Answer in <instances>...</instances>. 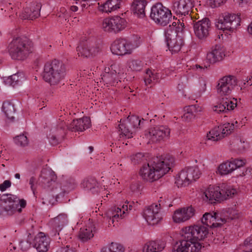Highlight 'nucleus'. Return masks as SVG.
<instances>
[{"label": "nucleus", "instance_id": "nucleus-1", "mask_svg": "<svg viewBox=\"0 0 252 252\" xmlns=\"http://www.w3.org/2000/svg\"><path fill=\"white\" fill-rule=\"evenodd\" d=\"M180 234L183 240L176 242L172 252H199L202 248L201 241L208 235V229L200 225H190L183 227Z\"/></svg>", "mask_w": 252, "mask_h": 252}, {"label": "nucleus", "instance_id": "nucleus-2", "mask_svg": "<svg viewBox=\"0 0 252 252\" xmlns=\"http://www.w3.org/2000/svg\"><path fill=\"white\" fill-rule=\"evenodd\" d=\"M174 162V158L170 156L166 157L162 159L154 158L142 166L139 175L144 180L154 182L167 174Z\"/></svg>", "mask_w": 252, "mask_h": 252}, {"label": "nucleus", "instance_id": "nucleus-3", "mask_svg": "<svg viewBox=\"0 0 252 252\" xmlns=\"http://www.w3.org/2000/svg\"><path fill=\"white\" fill-rule=\"evenodd\" d=\"M234 188L221 185L210 186L208 188L201 189L200 197L205 202L210 204L220 203L231 197L236 193Z\"/></svg>", "mask_w": 252, "mask_h": 252}, {"label": "nucleus", "instance_id": "nucleus-4", "mask_svg": "<svg viewBox=\"0 0 252 252\" xmlns=\"http://www.w3.org/2000/svg\"><path fill=\"white\" fill-rule=\"evenodd\" d=\"M184 23L175 19L165 31L168 49L172 53L178 52L184 44Z\"/></svg>", "mask_w": 252, "mask_h": 252}, {"label": "nucleus", "instance_id": "nucleus-5", "mask_svg": "<svg viewBox=\"0 0 252 252\" xmlns=\"http://www.w3.org/2000/svg\"><path fill=\"white\" fill-rule=\"evenodd\" d=\"M241 23V13L225 12L219 15L215 25L217 29L230 33L235 32L240 28Z\"/></svg>", "mask_w": 252, "mask_h": 252}, {"label": "nucleus", "instance_id": "nucleus-6", "mask_svg": "<svg viewBox=\"0 0 252 252\" xmlns=\"http://www.w3.org/2000/svg\"><path fill=\"white\" fill-rule=\"evenodd\" d=\"M42 75L46 82L51 85H57L61 83L64 77V66L58 60L48 62L44 65Z\"/></svg>", "mask_w": 252, "mask_h": 252}, {"label": "nucleus", "instance_id": "nucleus-7", "mask_svg": "<svg viewBox=\"0 0 252 252\" xmlns=\"http://www.w3.org/2000/svg\"><path fill=\"white\" fill-rule=\"evenodd\" d=\"M26 202L13 195H3L0 198V216L12 215L21 212L25 207Z\"/></svg>", "mask_w": 252, "mask_h": 252}, {"label": "nucleus", "instance_id": "nucleus-8", "mask_svg": "<svg viewBox=\"0 0 252 252\" xmlns=\"http://www.w3.org/2000/svg\"><path fill=\"white\" fill-rule=\"evenodd\" d=\"M8 50L13 59L24 60L32 52L31 42L26 38H16L9 44Z\"/></svg>", "mask_w": 252, "mask_h": 252}, {"label": "nucleus", "instance_id": "nucleus-9", "mask_svg": "<svg viewBox=\"0 0 252 252\" xmlns=\"http://www.w3.org/2000/svg\"><path fill=\"white\" fill-rule=\"evenodd\" d=\"M140 44L141 41L137 37L129 40L120 38L112 43L110 49L113 54L123 56L131 54Z\"/></svg>", "mask_w": 252, "mask_h": 252}, {"label": "nucleus", "instance_id": "nucleus-10", "mask_svg": "<svg viewBox=\"0 0 252 252\" xmlns=\"http://www.w3.org/2000/svg\"><path fill=\"white\" fill-rule=\"evenodd\" d=\"M55 179L54 172L50 168H43L38 179V184L44 188L52 187L51 191L53 195H55L56 198H59L66 191L62 189L61 185L53 181Z\"/></svg>", "mask_w": 252, "mask_h": 252}, {"label": "nucleus", "instance_id": "nucleus-11", "mask_svg": "<svg viewBox=\"0 0 252 252\" xmlns=\"http://www.w3.org/2000/svg\"><path fill=\"white\" fill-rule=\"evenodd\" d=\"M201 172L197 166L186 168L175 176V184L178 188L186 187L198 179Z\"/></svg>", "mask_w": 252, "mask_h": 252}, {"label": "nucleus", "instance_id": "nucleus-12", "mask_svg": "<svg viewBox=\"0 0 252 252\" xmlns=\"http://www.w3.org/2000/svg\"><path fill=\"white\" fill-rule=\"evenodd\" d=\"M150 17L157 25L165 26L171 21L172 13L161 3H158L152 7Z\"/></svg>", "mask_w": 252, "mask_h": 252}, {"label": "nucleus", "instance_id": "nucleus-13", "mask_svg": "<svg viewBox=\"0 0 252 252\" xmlns=\"http://www.w3.org/2000/svg\"><path fill=\"white\" fill-rule=\"evenodd\" d=\"M246 163L245 158H232L220 164L216 169L217 174L224 176L231 174L237 169L244 166Z\"/></svg>", "mask_w": 252, "mask_h": 252}, {"label": "nucleus", "instance_id": "nucleus-14", "mask_svg": "<svg viewBox=\"0 0 252 252\" xmlns=\"http://www.w3.org/2000/svg\"><path fill=\"white\" fill-rule=\"evenodd\" d=\"M141 123V120L135 116L129 117L126 120L123 122L121 120L119 125V130L121 131L120 134L127 138L132 137L133 132L138 129Z\"/></svg>", "mask_w": 252, "mask_h": 252}, {"label": "nucleus", "instance_id": "nucleus-15", "mask_svg": "<svg viewBox=\"0 0 252 252\" xmlns=\"http://www.w3.org/2000/svg\"><path fill=\"white\" fill-rule=\"evenodd\" d=\"M101 28L105 32H118L126 27V20L119 16L106 18L102 20Z\"/></svg>", "mask_w": 252, "mask_h": 252}, {"label": "nucleus", "instance_id": "nucleus-16", "mask_svg": "<svg viewBox=\"0 0 252 252\" xmlns=\"http://www.w3.org/2000/svg\"><path fill=\"white\" fill-rule=\"evenodd\" d=\"M123 74V69L120 65L114 64L105 68L104 72L101 75L100 82L114 85L116 83H118V81H120Z\"/></svg>", "mask_w": 252, "mask_h": 252}, {"label": "nucleus", "instance_id": "nucleus-17", "mask_svg": "<svg viewBox=\"0 0 252 252\" xmlns=\"http://www.w3.org/2000/svg\"><path fill=\"white\" fill-rule=\"evenodd\" d=\"M202 224L200 225L206 227L208 230L209 228H214L220 226L227 222V219L224 218L220 213L217 212L205 213L202 216L201 220ZM196 225H200L197 224Z\"/></svg>", "mask_w": 252, "mask_h": 252}, {"label": "nucleus", "instance_id": "nucleus-18", "mask_svg": "<svg viewBox=\"0 0 252 252\" xmlns=\"http://www.w3.org/2000/svg\"><path fill=\"white\" fill-rule=\"evenodd\" d=\"M195 210L192 206H186L175 210L172 215V221L176 224H182L192 218Z\"/></svg>", "mask_w": 252, "mask_h": 252}, {"label": "nucleus", "instance_id": "nucleus-19", "mask_svg": "<svg viewBox=\"0 0 252 252\" xmlns=\"http://www.w3.org/2000/svg\"><path fill=\"white\" fill-rule=\"evenodd\" d=\"M237 83L236 78L232 75L226 76L221 78L217 87L218 94L221 96L230 94Z\"/></svg>", "mask_w": 252, "mask_h": 252}, {"label": "nucleus", "instance_id": "nucleus-20", "mask_svg": "<svg viewBox=\"0 0 252 252\" xmlns=\"http://www.w3.org/2000/svg\"><path fill=\"white\" fill-rule=\"evenodd\" d=\"M211 28V23L208 18L195 22L193 26L194 35L199 40H205L209 35Z\"/></svg>", "mask_w": 252, "mask_h": 252}, {"label": "nucleus", "instance_id": "nucleus-21", "mask_svg": "<svg viewBox=\"0 0 252 252\" xmlns=\"http://www.w3.org/2000/svg\"><path fill=\"white\" fill-rule=\"evenodd\" d=\"M143 216L147 222L151 225L159 223L162 219V214L157 205H151L144 211Z\"/></svg>", "mask_w": 252, "mask_h": 252}, {"label": "nucleus", "instance_id": "nucleus-22", "mask_svg": "<svg viewBox=\"0 0 252 252\" xmlns=\"http://www.w3.org/2000/svg\"><path fill=\"white\" fill-rule=\"evenodd\" d=\"M225 56V50L223 47L216 45L207 54L206 61L211 64H214L222 60Z\"/></svg>", "mask_w": 252, "mask_h": 252}, {"label": "nucleus", "instance_id": "nucleus-23", "mask_svg": "<svg viewBox=\"0 0 252 252\" xmlns=\"http://www.w3.org/2000/svg\"><path fill=\"white\" fill-rule=\"evenodd\" d=\"M170 133V131L168 127L160 126L150 129L147 137L152 142H156L168 137Z\"/></svg>", "mask_w": 252, "mask_h": 252}, {"label": "nucleus", "instance_id": "nucleus-24", "mask_svg": "<svg viewBox=\"0 0 252 252\" xmlns=\"http://www.w3.org/2000/svg\"><path fill=\"white\" fill-rule=\"evenodd\" d=\"M77 51L79 56L90 58L94 57L98 54L99 48L95 43L87 41L82 46L78 47Z\"/></svg>", "mask_w": 252, "mask_h": 252}, {"label": "nucleus", "instance_id": "nucleus-25", "mask_svg": "<svg viewBox=\"0 0 252 252\" xmlns=\"http://www.w3.org/2000/svg\"><path fill=\"white\" fill-rule=\"evenodd\" d=\"M18 104V101L9 100L2 103L1 111L7 121L11 122L14 120Z\"/></svg>", "mask_w": 252, "mask_h": 252}, {"label": "nucleus", "instance_id": "nucleus-26", "mask_svg": "<svg viewBox=\"0 0 252 252\" xmlns=\"http://www.w3.org/2000/svg\"><path fill=\"white\" fill-rule=\"evenodd\" d=\"M40 9L39 3H33L24 8L19 16L23 19L33 20L39 16Z\"/></svg>", "mask_w": 252, "mask_h": 252}, {"label": "nucleus", "instance_id": "nucleus-27", "mask_svg": "<svg viewBox=\"0 0 252 252\" xmlns=\"http://www.w3.org/2000/svg\"><path fill=\"white\" fill-rule=\"evenodd\" d=\"M192 6L191 0H176L173 2L172 10L178 14L186 15Z\"/></svg>", "mask_w": 252, "mask_h": 252}, {"label": "nucleus", "instance_id": "nucleus-28", "mask_svg": "<svg viewBox=\"0 0 252 252\" xmlns=\"http://www.w3.org/2000/svg\"><path fill=\"white\" fill-rule=\"evenodd\" d=\"M249 143L246 139L241 135H237L231 140L229 148L234 152L241 153L248 148Z\"/></svg>", "mask_w": 252, "mask_h": 252}, {"label": "nucleus", "instance_id": "nucleus-29", "mask_svg": "<svg viewBox=\"0 0 252 252\" xmlns=\"http://www.w3.org/2000/svg\"><path fill=\"white\" fill-rule=\"evenodd\" d=\"M95 227L93 222L89 220L84 222L83 226L80 228L79 238L83 241L92 238L94 235Z\"/></svg>", "mask_w": 252, "mask_h": 252}, {"label": "nucleus", "instance_id": "nucleus-30", "mask_svg": "<svg viewBox=\"0 0 252 252\" xmlns=\"http://www.w3.org/2000/svg\"><path fill=\"white\" fill-rule=\"evenodd\" d=\"M122 4V0H107L103 3H98V8L102 12L110 13L120 9Z\"/></svg>", "mask_w": 252, "mask_h": 252}, {"label": "nucleus", "instance_id": "nucleus-31", "mask_svg": "<svg viewBox=\"0 0 252 252\" xmlns=\"http://www.w3.org/2000/svg\"><path fill=\"white\" fill-rule=\"evenodd\" d=\"M50 239L43 232L39 233L34 239V247L37 252H47L48 250Z\"/></svg>", "mask_w": 252, "mask_h": 252}, {"label": "nucleus", "instance_id": "nucleus-32", "mask_svg": "<svg viewBox=\"0 0 252 252\" xmlns=\"http://www.w3.org/2000/svg\"><path fill=\"white\" fill-rule=\"evenodd\" d=\"M3 80L5 84L17 87L23 84L26 80V77L23 72H18L11 76L3 77Z\"/></svg>", "mask_w": 252, "mask_h": 252}, {"label": "nucleus", "instance_id": "nucleus-33", "mask_svg": "<svg viewBox=\"0 0 252 252\" xmlns=\"http://www.w3.org/2000/svg\"><path fill=\"white\" fill-rule=\"evenodd\" d=\"M107 185H104L103 187L99 189L95 179L94 178H86L84 179L81 183V187L84 189L90 191L93 193H97L98 191H103L106 190Z\"/></svg>", "mask_w": 252, "mask_h": 252}, {"label": "nucleus", "instance_id": "nucleus-34", "mask_svg": "<svg viewBox=\"0 0 252 252\" xmlns=\"http://www.w3.org/2000/svg\"><path fill=\"white\" fill-rule=\"evenodd\" d=\"M165 242L162 240L150 241L144 244L143 252H160L165 247Z\"/></svg>", "mask_w": 252, "mask_h": 252}, {"label": "nucleus", "instance_id": "nucleus-35", "mask_svg": "<svg viewBox=\"0 0 252 252\" xmlns=\"http://www.w3.org/2000/svg\"><path fill=\"white\" fill-rule=\"evenodd\" d=\"M91 126V121L87 117L73 120L68 128L72 131H82Z\"/></svg>", "mask_w": 252, "mask_h": 252}, {"label": "nucleus", "instance_id": "nucleus-36", "mask_svg": "<svg viewBox=\"0 0 252 252\" xmlns=\"http://www.w3.org/2000/svg\"><path fill=\"white\" fill-rule=\"evenodd\" d=\"M147 2L145 0H133L131 4V10L133 14L140 18L145 16V7Z\"/></svg>", "mask_w": 252, "mask_h": 252}, {"label": "nucleus", "instance_id": "nucleus-37", "mask_svg": "<svg viewBox=\"0 0 252 252\" xmlns=\"http://www.w3.org/2000/svg\"><path fill=\"white\" fill-rule=\"evenodd\" d=\"M67 223L66 215L64 214H62L52 219L49 222V225L51 228L57 233L60 231L63 227Z\"/></svg>", "mask_w": 252, "mask_h": 252}, {"label": "nucleus", "instance_id": "nucleus-38", "mask_svg": "<svg viewBox=\"0 0 252 252\" xmlns=\"http://www.w3.org/2000/svg\"><path fill=\"white\" fill-rule=\"evenodd\" d=\"M169 69H165L162 74H157L155 71L148 70L145 76V82L147 84H151L153 81L158 80L159 78L164 79L169 75Z\"/></svg>", "mask_w": 252, "mask_h": 252}, {"label": "nucleus", "instance_id": "nucleus-39", "mask_svg": "<svg viewBox=\"0 0 252 252\" xmlns=\"http://www.w3.org/2000/svg\"><path fill=\"white\" fill-rule=\"evenodd\" d=\"M105 215L106 217L111 220L112 223H113L115 220L118 221L120 219L125 218V215L120 207H113L108 211Z\"/></svg>", "mask_w": 252, "mask_h": 252}, {"label": "nucleus", "instance_id": "nucleus-40", "mask_svg": "<svg viewBox=\"0 0 252 252\" xmlns=\"http://www.w3.org/2000/svg\"><path fill=\"white\" fill-rule=\"evenodd\" d=\"M238 124L237 121L233 123H225L217 126L219 128L222 138L230 134L234 129L235 126Z\"/></svg>", "mask_w": 252, "mask_h": 252}, {"label": "nucleus", "instance_id": "nucleus-41", "mask_svg": "<svg viewBox=\"0 0 252 252\" xmlns=\"http://www.w3.org/2000/svg\"><path fill=\"white\" fill-rule=\"evenodd\" d=\"M126 67L132 71H140L143 67V63L137 59H129L126 63Z\"/></svg>", "mask_w": 252, "mask_h": 252}, {"label": "nucleus", "instance_id": "nucleus-42", "mask_svg": "<svg viewBox=\"0 0 252 252\" xmlns=\"http://www.w3.org/2000/svg\"><path fill=\"white\" fill-rule=\"evenodd\" d=\"M248 172L252 174V167L248 168L245 171L240 170L238 174L232 177L233 181L236 179L235 182L238 183H243L246 182L249 177Z\"/></svg>", "mask_w": 252, "mask_h": 252}, {"label": "nucleus", "instance_id": "nucleus-43", "mask_svg": "<svg viewBox=\"0 0 252 252\" xmlns=\"http://www.w3.org/2000/svg\"><path fill=\"white\" fill-rule=\"evenodd\" d=\"M222 138L219 128L217 126L214 127L209 131L206 135V140L213 142H217Z\"/></svg>", "mask_w": 252, "mask_h": 252}, {"label": "nucleus", "instance_id": "nucleus-44", "mask_svg": "<svg viewBox=\"0 0 252 252\" xmlns=\"http://www.w3.org/2000/svg\"><path fill=\"white\" fill-rule=\"evenodd\" d=\"M123 246L117 243H111L107 247L103 248L101 252H124Z\"/></svg>", "mask_w": 252, "mask_h": 252}, {"label": "nucleus", "instance_id": "nucleus-45", "mask_svg": "<svg viewBox=\"0 0 252 252\" xmlns=\"http://www.w3.org/2000/svg\"><path fill=\"white\" fill-rule=\"evenodd\" d=\"M196 117L194 112L192 111L190 106H186L184 108V113L182 116V119L186 122H190Z\"/></svg>", "mask_w": 252, "mask_h": 252}, {"label": "nucleus", "instance_id": "nucleus-46", "mask_svg": "<svg viewBox=\"0 0 252 252\" xmlns=\"http://www.w3.org/2000/svg\"><path fill=\"white\" fill-rule=\"evenodd\" d=\"M221 215L227 219V222L230 220L238 218L239 216V212L234 208H229L226 212V214L220 213Z\"/></svg>", "mask_w": 252, "mask_h": 252}, {"label": "nucleus", "instance_id": "nucleus-47", "mask_svg": "<svg viewBox=\"0 0 252 252\" xmlns=\"http://www.w3.org/2000/svg\"><path fill=\"white\" fill-rule=\"evenodd\" d=\"M14 141L15 143L21 147H26L29 144V140L26 135L24 134H20L16 136Z\"/></svg>", "mask_w": 252, "mask_h": 252}, {"label": "nucleus", "instance_id": "nucleus-48", "mask_svg": "<svg viewBox=\"0 0 252 252\" xmlns=\"http://www.w3.org/2000/svg\"><path fill=\"white\" fill-rule=\"evenodd\" d=\"M196 86L198 88V94L201 96L206 91V82L202 78L198 79L195 83Z\"/></svg>", "mask_w": 252, "mask_h": 252}, {"label": "nucleus", "instance_id": "nucleus-49", "mask_svg": "<svg viewBox=\"0 0 252 252\" xmlns=\"http://www.w3.org/2000/svg\"><path fill=\"white\" fill-rule=\"evenodd\" d=\"M235 3L241 10L246 11L249 10L251 2L250 0H234Z\"/></svg>", "mask_w": 252, "mask_h": 252}, {"label": "nucleus", "instance_id": "nucleus-50", "mask_svg": "<svg viewBox=\"0 0 252 252\" xmlns=\"http://www.w3.org/2000/svg\"><path fill=\"white\" fill-rule=\"evenodd\" d=\"M227 110H233L237 105V100L234 98L223 99Z\"/></svg>", "mask_w": 252, "mask_h": 252}, {"label": "nucleus", "instance_id": "nucleus-51", "mask_svg": "<svg viewBox=\"0 0 252 252\" xmlns=\"http://www.w3.org/2000/svg\"><path fill=\"white\" fill-rule=\"evenodd\" d=\"M226 0H206L207 4L212 8H216L223 4Z\"/></svg>", "mask_w": 252, "mask_h": 252}, {"label": "nucleus", "instance_id": "nucleus-52", "mask_svg": "<svg viewBox=\"0 0 252 252\" xmlns=\"http://www.w3.org/2000/svg\"><path fill=\"white\" fill-rule=\"evenodd\" d=\"M213 109L217 113L224 112L227 110L223 100L221 103L214 106Z\"/></svg>", "mask_w": 252, "mask_h": 252}, {"label": "nucleus", "instance_id": "nucleus-53", "mask_svg": "<svg viewBox=\"0 0 252 252\" xmlns=\"http://www.w3.org/2000/svg\"><path fill=\"white\" fill-rule=\"evenodd\" d=\"M144 156L142 153H139L135 155H133L131 157V161L135 164L138 163L141 160H143Z\"/></svg>", "mask_w": 252, "mask_h": 252}, {"label": "nucleus", "instance_id": "nucleus-54", "mask_svg": "<svg viewBox=\"0 0 252 252\" xmlns=\"http://www.w3.org/2000/svg\"><path fill=\"white\" fill-rule=\"evenodd\" d=\"M189 106L192 111L194 112L195 116L201 114L203 111V107L198 104L191 105Z\"/></svg>", "mask_w": 252, "mask_h": 252}, {"label": "nucleus", "instance_id": "nucleus-55", "mask_svg": "<svg viewBox=\"0 0 252 252\" xmlns=\"http://www.w3.org/2000/svg\"><path fill=\"white\" fill-rule=\"evenodd\" d=\"M19 248L22 251L27 250L31 246V242L28 241H21L19 244Z\"/></svg>", "mask_w": 252, "mask_h": 252}, {"label": "nucleus", "instance_id": "nucleus-56", "mask_svg": "<svg viewBox=\"0 0 252 252\" xmlns=\"http://www.w3.org/2000/svg\"><path fill=\"white\" fill-rule=\"evenodd\" d=\"M166 201L165 199L162 197H160L158 200L157 202L153 203L152 205H157L158 207V210H160L162 207L167 205L166 204Z\"/></svg>", "mask_w": 252, "mask_h": 252}, {"label": "nucleus", "instance_id": "nucleus-57", "mask_svg": "<svg viewBox=\"0 0 252 252\" xmlns=\"http://www.w3.org/2000/svg\"><path fill=\"white\" fill-rule=\"evenodd\" d=\"M11 182L9 180H5L3 183L0 185V190L1 191L6 190L8 188L11 186Z\"/></svg>", "mask_w": 252, "mask_h": 252}, {"label": "nucleus", "instance_id": "nucleus-58", "mask_svg": "<svg viewBox=\"0 0 252 252\" xmlns=\"http://www.w3.org/2000/svg\"><path fill=\"white\" fill-rule=\"evenodd\" d=\"M96 0H81V6L82 8H86L93 4Z\"/></svg>", "mask_w": 252, "mask_h": 252}, {"label": "nucleus", "instance_id": "nucleus-59", "mask_svg": "<svg viewBox=\"0 0 252 252\" xmlns=\"http://www.w3.org/2000/svg\"><path fill=\"white\" fill-rule=\"evenodd\" d=\"M71 1L70 4H72V5L70 6V10L73 12L77 11L78 10V6L76 5H74V4H78V0H70Z\"/></svg>", "mask_w": 252, "mask_h": 252}, {"label": "nucleus", "instance_id": "nucleus-60", "mask_svg": "<svg viewBox=\"0 0 252 252\" xmlns=\"http://www.w3.org/2000/svg\"><path fill=\"white\" fill-rule=\"evenodd\" d=\"M36 182V179L32 177L31 178L30 180V184L31 185V188L32 190V192L33 193H34L35 188L34 187V183Z\"/></svg>", "mask_w": 252, "mask_h": 252}, {"label": "nucleus", "instance_id": "nucleus-61", "mask_svg": "<svg viewBox=\"0 0 252 252\" xmlns=\"http://www.w3.org/2000/svg\"><path fill=\"white\" fill-rule=\"evenodd\" d=\"M129 203L128 202H126L125 203L123 204L121 207H120L123 212V214H125V216L127 214L128 210V204Z\"/></svg>", "mask_w": 252, "mask_h": 252}, {"label": "nucleus", "instance_id": "nucleus-62", "mask_svg": "<svg viewBox=\"0 0 252 252\" xmlns=\"http://www.w3.org/2000/svg\"><path fill=\"white\" fill-rule=\"evenodd\" d=\"M16 246L12 244H10L5 252H16Z\"/></svg>", "mask_w": 252, "mask_h": 252}, {"label": "nucleus", "instance_id": "nucleus-63", "mask_svg": "<svg viewBox=\"0 0 252 252\" xmlns=\"http://www.w3.org/2000/svg\"><path fill=\"white\" fill-rule=\"evenodd\" d=\"M48 139H49V141L51 143V144L52 145H56L58 143V140L57 139H56V138L53 136V135H52V136H50V135H49L48 136Z\"/></svg>", "mask_w": 252, "mask_h": 252}, {"label": "nucleus", "instance_id": "nucleus-64", "mask_svg": "<svg viewBox=\"0 0 252 252\" xmlns=\"http://www.w3.org/2000/svg\"><path fill=\"white\" fill-rule=\"evenodd\" d=\"M244 244L247 246H252V235L245 240Z\"/></svg>", "mask_w": 252, "mask_h": 252}]
</instances>
